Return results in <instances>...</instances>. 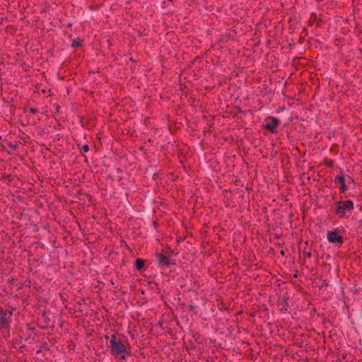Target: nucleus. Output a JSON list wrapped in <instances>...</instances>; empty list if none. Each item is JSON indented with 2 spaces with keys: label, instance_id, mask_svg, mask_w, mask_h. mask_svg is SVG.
Segmentation results:
<instances>
[{
  "label": "nucleus",
  "instance_id": "14",
  "mask_svg": "<svg viewBox=\"0 0 362 362\" xmlns=\"http://www.w3.org/2000/svg\"><path fill=\"white\" fill-rule=\"evenodd\" d=\"M303 255H304L305 256H306L307 257H308V258H310V257H312V253H311V252H310V251H308V252H307V251H304V252H303Z\"/></svg>",
  "mask_w": 362,
  "mask_h": 362
},
{
  "label": "nucleus",
  "instance_id": "19",
  "mask_svg": "<svg viewBox=\"0 0 362 362\" xmlns=\"http://www.w3.org/2000/svg\"><path fill=\"white\" fill-rule=\"evenodd\" d=\"M280 254H281V255H283V256H284V255H285V252H284V250H281V251L280 252Z\"/></svg>",
  "mask_w": 362,
  "mask_h": 362
},
{
  "label": "nucleus",
  "instance_id": "10",
  "mask_svg": "<svg viewBox=\"0 0 362 362\" xmlns=\"http://www.w3.org/2000/svg\"><path fill=\"white\" fill-rule=\"evenodd\" d=\"M288 302L287 300H284L282 303V307L281 308L280 310L281 313L286 312L288 310Z\"/></svg>",
  "mask_w": 362,
  "mask_h": 362
},
{
  "label": "nucleus",
  "instance_id": "3",
  "mask_svg": "<svg viewBox=\"0 0 362 362\" xmlns=\"http://www.w3.org/2000/svg\"><path fill=\"white\" fill-rule=\"evenodd\" d=\"M13 312L9 310H4L0 308V325L1 328H8L11 322V317Z\"/></svg>",
  "mask_w": 362,
  "mask_h": 362
},
{
  "label": "nucleus",
  "instance_id": "1",
  "mask_svg": "<svg viewBox=\"0 0 362 362\" xmlns=\"http://www.w3.org/2000/svg\"><path fill=\"white\" fill-rule=\"evenodd\" d=\"M108 347L110 348V354L120 360H125L132 355L131 352L127 350V348L130 347V346L128 345L127 346L122 340L115 334L110 336Z\"/></svg>",
  "mask_w": 362,
  "mask_h": 362
},
{
  "label": "nucleus",
  "instance_id": "17",
  "mask_svg": "<svg viewBox=\"0 0 362 362\" xmlns=\"http://www.w3.org/2000/svg\"><path fill=\"white\" fill-rule=\"evenodd\" d=\"M168 252V253H170V254H173V250H171V249H170V247H168V252Z\"/></svg>",
  "mask_w": 362,
  "mask_h": 362
},
{
  "label": "nucleus",
  "instance_id": "2",
  "mask_svg": "<svg viewBox=\"0 0 362 362\" xmlns=\"http://www.w3.org/2000/svg\"><path fill=\"white\" fill-rule=\"evenodd\" d=\"M354 209V204L351 200L339 201L336 204L335 213L339 218L349 217Z\"/></svg>",
  "mask_w": 362,
  "mask_h": 362
},
{
  "label": "nucleus",
  "instance_id": "4",
  "mask_svg": "<svg viewBox=\"0 0 362 362\" xmlns=\"http://www.w3.org/2000/svg\"><path fill=\"white\" fill-rule=\"evenodd\" d=\"M267 119L270 120V122H267V123L264 124L262 125V128L264 129L269 131L271 133H276V128L281 124L280 120L274 117H269Z\"/></svg>",
  "mask_w": 362,
  "mask_h": 362
},
{
  "label": "nucleus",
  "instance_id": "9",
  "mask_svg": "<svg viewBox=\"0 0 362 362\" xmlns=\"http://www.w3.org/2000/svg\"><path fill=\"white\" fill-rule=\"evenodd\" d=\"M82 40L78 37H76L73 40L71 43V47L78 48L81 46Z\"/></svg>",
  "mask_w": 362,
  "mask_h": 362
},
{
  "label": "nucleus",
  "instance_id": "16",
  "mask_svg": "<svg viewBox=\"0 0 362 362\" xmlns=\"http://www.w3.org/2000/svg\"><path fill=\"white\" fill-rule=\"evenodd\" d=\"M10 146L11 148H13L14 150H16V148L18 147V146L16 144H10Z\"/></svg>",
  "mask_w": 362,
  "mask_h": 362
},
{
  "label": "nucleus",
  "instance_id": "12",
  "mask_svg": "<svg viewBox=\"0 0 362 362\" xmlns=\"http://www.w3.org/2000/svg\"><path fill=\"white\" fill-rule=\"evenodd\" d=\"M42 317H44L45 320L46 321V325H47V326L50 325L49 322V320L47 318V315L46 313H42Z\"/></svg>",
  "mask_w": 362,
  "mask_h": 362
},
{
  "label": "nucleus",
  "instance_id": "8",
  "mask_svg": "<svg viewBox=\"0 0 362 362\" xmlns=\"http://www.w3.org/2000/svg\"><path fill=\"white\" fill-rule=\"evenodd\" d=\"M145 264V261L142 259H137L135 262V267L137 270L141 271Z\"/></svg>",
  "mask_w": 362,
  "mask_h": 362
},
{
  "label": "nucleus",
  "instance_id": "13",
  "mask_svg": "<svg viewBox=\"0 0 362 362\" xmlns=\"http://www.w3.org/2000/svg\"><path fill=\"white\" fill-rule=\"evenodd\" d=\"M29 111L30 113H32L33 115H35L38 112V110L37 108H34V107H30L29 109Z\"/></svg>",
  "mask_w": 362,
  "mask_h": 362
},
{
  "label": "nucleus",
  "instance_id": "18",
  "mask_svg": "<svg viewBox=\"0 0 362 362\" xmlns=\"http://www.w3.org/2000/svg\"><path fill=\"white\" fill-rule=\"evenodd\" d=\"M327 165H328L329 167H332V165H333V161H332V160H330Z\"/></svg>",
  "mask_w": 362,
  "mask_h": 362
},
{
  "label": "nucleus",
  "instance_id": "15",
  "mask_svg": "<svg viewBox=\"0 0 362 362\" xmlns=\"http://www.w3.org/2000/svg\"><path fill=\"white\" fill-rule=\"evenodd\" d=\"M345 357L343 359L337 358L335 362H348L347 361H344Z\"/></svg>",
  "mask_w": 362,
  "mask_h": 362
},
{
  "label": "nucleus",
  "instance_id": "5",
  "mask_svg": "<svg viewBox=\"0 0 362 362\" xmlns=\"http://www.w3.org/2000/svg\"><path fill=\"white\" fill-rule=\"evenodd\" d=\"M156 259L160 267H168L175 264L174 259L170 258V257L165 255L163 253L158 252L156 254Z\"/></svg>",
  "mask_w": 362,
  "mask_h": 362
},
{
  "label": "nucleus",
  "instance_id": "6",
  "mask_svg": "<svg viewBox=\"0 0 362 362\" xmlns=\"http://www.w3.org/2000/svg\"><path fill=\"white\" fill-rule=\"evenodd\" d=\"M327 240L329 242L332 243H339L340 245L343 244L344 238L339 234L337 230L329 231L327 233Z\"/></svg>",
  "mask_w": 362,
  "mask_h": 362
},
{
  "label": "nucleus",
  "instance_id": "11",
  "mask_svg": "<svg viewBox=\"0 0 362 362\" xmlns=\"http://www.w3.org/2000/svg\"><path fill=\"white\" fill-rule=\"evenodd\" d=\"M89 151V146L88 144H84L83 145L81 148H80V151L81 152H88Z\"/></svg>",
  "mask_w": 362,
  "mask_h": 362
},
{
  "label": "nucleus",
  "instance_id": "7",
  "mask_svg": "<svg viewBox=\"0 0 362 362\" xmlns=\"http://www.w3.org/2000/svg\"><path fill=\"white\" fill-rule=\"evenodd\" d=\"M335 182L341 185L339 189L341 192H345L348 190V186L345 184L344 174L342 171L335 177Z\"/></svg>",
  "mask_w": 362,
  "mask_h": 362
}]
</instances>
